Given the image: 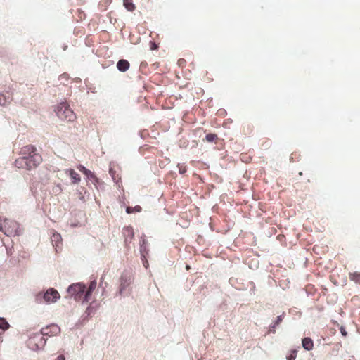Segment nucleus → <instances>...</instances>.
<instances>
[{
  "instance_id": "1",
  "label": "nucleus",
  "mask_w": 360,
  "mask_h": 360,
  "mask_svg": "<svg viewBox=\"0 0 360 360\" xmlns=\"http://www.w3.org/2000/svg\"><path fill=\"white\" fill-rule=\"evenodd\" d=\"M133 281V278L131 273L124 271L120 278V287L117 294L125 297L129 295L131 292V284Z\"/></svg>"
},
{
  "instance_id": "2",
  "label": "nucleus",
  "mask_w": 360,
  "mask_h": 360,
  "mask_svg": "<svg viewBox=\"0 0 360 360\" xmlns=\"http://www.w3.org/2000/svg\"><path fill=\"white\" fill-rule=\"evenodd\" d=\"M55 111L58 117L63 121L72 122L76 118L75 112L65 102H62L58 105Z\"/></svg>"
},
{
  "instance_id": "3",
  "label": "nucleus",
  "mask_w": 360,
  "mask_h": 360,
  "mask_svg": "<svg viewBox=\"0 0 360 360\" xmlns=\"http://www.w3.org/2000/svg\"><path fill=\"white\" fill-rule=\"evenodd\" d=\"M46 342V339L44 337L41 333H33L27 341L28 347L33 350L37 351L42 349Z\"/></svg>"
},
{
  "instance_id": "4",
  "label": "nucleus",
  "mask_w": 360,
  "mask_h": 360,
  "mask_svg": "<svg viewBox=\"0 0 360 360\" xmlns=\"http://www.w3.org/2000/svg\"><path fill=\"white\" fill-rule=\"evenodd\" d=\"M60 298L59 292L54 288H49L44 294L38 293L36 295V301L39 303H41L42 301L45 303L50 304L56 302Z\"/></svg>"
},
{
  "instance_id": "5",
  "label": "nucleus",
  "mask_w": 360,
  "mask_h": 360,
  "mask_svg": "<svg viewBox=\"0 0 360 360\" xmlns=\"http://www.w3.org/2000/svg\"><path fill=\"white\" fill-rule=\"evenodd\" d=\"M2 231L7 236H19L21 233L20 225L15 221L4 219Z\"/></svg>"
},
{
  "instance_id": "6",
  "label": "nucleus",
  "mask_w": 360,
  "mask_h": 360,
  "mask_svg": "<svg viewBox=\"0 0 360 360\" xmlns=\"http://www.w3.org/2000/svg\"><path fill=\"white\" fill-rule=\"evenodd\" d=\"M85 289V285L81 283H77L70 285L68 288L67 292L70 295L71 297H74L76 300H80L82 297H84Z\"/></svg>"
},
{
  "instance_id": "7",
  "label": "nucleus",
  "mask_w": 360,
  "mask_h": 360,
  "mask_svg": "<svg viewBox=\"0 0 360 360\" xmlns=\"http://www.w3.org/2000/svg\"><path fill=\"white\" fill-rule=\"evenodd\" d=\"M44 337H52L58 335L60 333V328L56 324H51L41 329Z\"/></svg>"
},
{
  "instance_id": "8",
  "label": "nucleus",
  "mask_w": 360,
  "mask_h": 360,
  "mask_svg": "<svg viewBox=\"0 0 360 360\" xmlns=\"http://www.w3.org/2000/svg\"><path fill=\"white\" fill-rule=\"evenodd\" d=\"M25 157L28 170L33 167H36L42 161L41 156L38 153H34L32 155H26Z\"/></svg>"
},
{
  "instance_id": "9",
  "label": "nucleus",
  "mask_w": 360,
  "mask_h": 360,
  "mask_svg": "<svg viewBox=\"0 0 360 360\" xmlns=\"http://www.w3.org/2000/svg\"><path fill=\"white\" fill-rule=\"evenodd\" d=\"M122 233L125 238V243L126 244L128 242H130V240L134 237V231L132 227L131 226H126L122 229Z\"/></svg>"
},
{
  "instance_id": "10",
  "label": "nucleus",
  "mask_w": 360,
  "mask_h": 360,
  "mask_svg": "<svg viewBox=\"0 0 360 360\" xmlns=\"http://www.w3.org/2000/svg\"><path fill=\"white\" fill-rule=\"evenodd\" d=\"M97 283L95 280L91 281L88 290H85V294L84 297V300H82V302H88L89 298L90 295H91V292L95 290L96 288Z\"/></svg>"
},
{
  "instance_id": "11",
  "label": "nucleus",
  "mask_w": 360,
  "mask_h": 360,
  "mask_svg": "<svg viewBox=\"0 0 360 360\" xmlns=\"http://www.w3.org/2000/svg\"><path fill=\"white\" fill-rule=\"evenodd\" d=\"M117 68L120 72H124L129 68V63L127 60L121 59L117 62Z\"/></svg>"
},
{
  "instance_id": "12",
  "label": "nucleus",
  "mask_w": 360,
  "mask_h": 360,
  "mask_svg": "<svg viewBox=\"0 0 360 360\" xmlns=\"http://www.w3.org/2000/svg\"><path fill=\"white\" fill-rule=\"evenodd\" d=\"M303 348L307 351H311L314 347V342L310 338H304L302 341Z\"/></svg>"
},
{
  "instance_id": "13",
  "label": "nucleus",
  "mask_w": 360,
  "mask_h": 360,
  "mask_svg": "<svg viewBox=\"0 0 360 360\" xmlns=\"http://www.w3.org/2000/svg\"><path fill=\"white\" fill-rule=\"evenodd\" d=\"M15 165L18 168H22V169H27V164L26 162V157L22 156V157L16 159L15 161Z\"/></svg>"
},
{
  "instance_id": "14",
  "label": "nucleus",
  "mask_w": 360,
  "mask_h": 360,
  "mask_svg": "<svg viewBox=\"0 0 360 360\" xmlns=\"http://www.w3.org/2000/svg\"><path fill=\"white\" fill-rule=\"evenodd\" d=\"M35 150L36 149L33 146H26L22 148L21 153L23 155V156L32 155V154L36 153Z\"/></svg>"
},
{
  "instance_id": "15",
  "label": "nucleus",
  "mask_w": 360,
  "mask_h": 360,
  "mask_svg": "<svg viewBox=\"0 0 360 360\" xmlns=\"http://www.w3.org/2000/svg\"><path fill=\"white\" fill-rule=\"evenodd\" d=\"M51 242L53 243V246H56V248H58L59 245L61 243L62 241V237L60 234L58 233H53L51 238Z\"/></svg>"
},
{
  "instance_id": "16",
  "label": "nucleus",
  "mask_w": 360,
  "mask_h": 360,
  "mask_svg": "<svg viewBox=\"0 0 360 360\" xmlns=\"http://www.w3.org/2000/svg\"><path fill=\"white\" fill-rule=\"evenodd\" d=\"M12 98L10 95H6L4 94H0V105L5 106L11 103Z\"/></svg>"
},
{
  "instance_id": "17",
  "label": "nucleus",
  "mask_w": 360,
  "mask_h": 360,
  "mask_svg": "<svg viewBox=\"0 0 360 360\" xmlns=\"http://www.w3.org/2000/svg\"><path fill=\"white\" fill-rule=\"evenodd\" d=\"M68 172L69 173L73 184H77L80 181L79 175L74 169H70L68 170Z\"/></svg>"
},
{
  "instance_id": "18",
  "label": "nucleus",
  "mask_w": 360,
  "mask_h": 360,
  "mask_svg": "<svg viewBox=\"0 0 360 360\" xmlns=\"http://www.w3.org/2000/svg\"><path fill=\"white\" fill-rule=\"evenodd\" d=\"M146 240L145 238H142L141 243L140 244V252L141 257H144L145 256H147L148 254V250L147 249L146 246Z\"/></svg>"
},
{
  "instance_id": "19",
  "label": "nucleus",
  "mask_w": 360,
  "mask_h": 360,
  "mask_svg": "<svg viewBox=\"0 0 360 360\" xmlns=\"http://www.w3.org/2000/svg\"><path fill=\"white\" fill-rule=\"evenodd\" d=\"M124 8L129 11H134L136 8L132 0H123Z\"/></svg>"
},
{
  "instance_id": "20",
  "label": "nucleus",
  "mask_w": 360,
  "mask_h": 360,
  "mask_svg": "<svg viewBox=\"0 0 360 360\" xmlns=\"http://www.w3.org/2000/svg\"><path fill=\"white\" fill-rule=\"evenodd\" d=\"M84 174L89 179L91 180L94 184L98 182V179L89 169L85 170V172Z\"/></svg>"
},
{
  "instance_id": "21",
  "label": "nucleus",
  "mask_w": 360,
  "mask_h": 360,
  "mask_svg": "<svg viewBox=\"0 0 360 360\" xmlns=\"http://www.w3.org/2000/svg\"><path fill=\"white\" fill-rule=\"evenodd\" d=\"M284 317V313L277 316L276 320L269 327L270 332H274V329L283 321Z\"/></svg>"
},
{
  "instance_id": "22",
  "label": "nucleus",
  "mask_w": 360,
  "mask_h": 360,
  "mask_svg": "<svg viewBox=\"0 0 360 360\" xmlns=\"http://www.w3.org/2000/svg\"><path fill=\"white\" fill-rule=\"evenodd\" d=\"M10 327L9 323L8 321L3 317H0V329H2L3 330H6L8 329Z\"/></svg>"
},
{
  "instance_id": "23",
  "label": "nucleus",
  "mask_w": 360,
  "mask_h": 360,
  "mask_svg": "<svg viewBox=\"0 0 360 360\" xmlns=\"http://www.w3.org/2000/svg\"><path fill=\"white\" fill-rule=\"evenodd\" d=\"M349 277L352 281H354L356 283H360V273L354 272L350 274Z\"/></svg>"
},
{
  "instance_id": "24",
  "label": "nucleus",
  "mask_w": 360,
  "mask_h": 360,
  "mask_svg": "<svg viewBox=\"0 0 360 360\" xmlns=\"http://www.w3.org/2000/svg\"><path fill=\"white\" fill-rule=\"evenodd\" d=\"M141 211V207L139 206V205H136V206H135L134 207H127L126 208V212L128 214L133 213L134 212H139Z\"/></svg>"
},
{
  "instance_id": "25",
  "label": "nucleus",
  "mask_w": 360,
  "mask_h": 360,
  "mask_svg": "<svg viewBox=\"0 0 360 360\" xmlns=\"http://www.w3.org/2000/svg\"><path fill=\"white\" fill-rule=\"evenodd\" d=\"M296 356H297V350L293 349V350H291L290 353L288 355H287L286 359L287 360H295L296 359Z\"/></svg>"
},
{
  "instance_id": "26",
  "label": "nucleus",
  "mask_w": 360,
  "mask_h": 360,
  "mask_svg": "<svg viewBox=\"0 0 360 360\" xmlns=\"http://www.w3.org/2000/svg\"><path fill=\"white\" fill-rule=\"evenodd\" d=\"M205 139L208 142H212L217 139V135L214 134H208L206 135Z\"/></svg>"
},
{
  "instance_id": "27",
  "label": "nucleus",
  "mask_w": 360,
  "mask_h": 360,
  "mask_svg": "<svg viewBox=\"0 0 360 360\" xmlns=\"http://www.w3.org/2000/svg\"><path fill=\"white\" fill-rule=\"evenodd\" d=\"M141 260H142V263H143V265L144 266V267L146 269H148V267L149 266V263H148V260L146 259V256H145L144 257H141Z\"/></svg>"
},
{
  "instance_id": "28",
  "label": "nucleus",
  "mask_w": 360,
  "mask_h": 360,
  "mask_svg": "<svg viewBox=\"0 0 360 360\" xmlns=\"http://www.w3.org/2000/svg\"><path fill=\"white\" fill-rule=\"evenodd\" d=\"M340 333L345 337L347 336V333L343 326L340 327Z\"/></svg>"
},
{
  "instance_id": "29",
  "label": "nucleus",
  "mask_w": 360,
  "mask_h": 360,
  "mask_svg": "<svg viewBox=\"0 0 360 360\" xmlns=\"http://www.w3.org/2000/svg\"><path fill=\"white\" fill-rule=\"evenodd\" d=\"M78 169H79L80 172H82L83 173L85 172V170H87V169L85 167L82 166V165H79L78 167Z\"/></svg>"
},
{
  "instance_id": "30",
  "label": "nucleus",
  "mask_w": 360,
  "mask_h": 360,
  "mask_svg": "<svg viewBox=\"0 0 360 360\" xmlns=\"http://www.w3.org/2000/svg\"><path fill=\"white\" fill-rule=\"evenodd\" d=\"M4 227V219L0 217V231H2Z\"/></svg>"
},
{
  "instance_id": "31",
  "label": "nucleus",
  "mask_w": 360,
  "mask_h": 360,
  "mask_svg": "<svg viewBox=\"0 0 360 360\" xmlns=\"http://www.w3.org/2000/svg\"><path fill=\"white\" fill-rule=\"evenodd\" d=\"M55 360H65L64 355H59Z\"/></svg>"
},
{
  "instance_id": "32",
  "label": "nucleus",
  "mask_w": 360,
  "mask_h": 360,
  "mask_svg": "<svg viewBox=\"0 0 360 360\" xmlns=\"http://www.w3.org/2000/svg\"><path fill=\"white\" fill-rule=\"evenodd\" d=\"M92 312V309L89 307L86 310V314H87V315H90Z\"/></svg>"
},
{
  "instance_id": "33",
  "label": "nucleus",
  "mask_w": 360,
  "mask_h": 360,
  "mask_svg": "<svg viewBox=\"0 0 360 360\" xmlns=\"http://www.w3.org/2000/svg\"><path fill=\"white\" fill-rule=\"evenodd\" d=\"M158 48V46L155 43L151 42L150 49L155 50Z\"/></svg>"
},
{
  "instance_id": "34",
  "label": "nucleus",
  "mask_w": 360,
  "mask_h": 360,
  "mask_svg": "<svg viewBox=\"0 0 360 360\" xmlns=\"http://www.w3.org/2000/svg\"><path fill=\"white\" fill-rule=\"evenodd\" d=\"M109 173L112 176V177L114 178L115 171L112 169H110Z\"/></svg>"
},
{
  "instance_id": "35",
  "label": "nucleus",
  "mask_w": 360,
  "mask_h": 360,
  "mask_svg": "<svg viewBox=\"0 0 360 360\" xmlns=\"http://www.w3.org/2000/svg\"><path fill=\"white\" fill-rule=\"evenodd\" d=\"M179 172L180 174H184L186 172V169L183 168H179Z\"/></svg>"
},
{
  "instance_id": "36",
  "label": "nucleus",
  "mask_w": 360,
  "mask_h": 360,
  "mask_svg": "<svg viewBox=\"0 0 360 360\" xmlns=\"http://www.w3.org/2000/svg\"><path fill=\"white\" fill-rule=\"evenodd\" d=\"M190 266L188 265H186V269H189Z\"/></svg>"
}]
</instances>
